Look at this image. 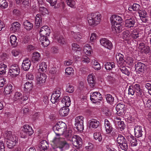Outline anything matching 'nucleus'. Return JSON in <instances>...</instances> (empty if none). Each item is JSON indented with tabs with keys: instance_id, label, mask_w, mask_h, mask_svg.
<instances>
[{
	"instance_id": "obj_58",
	"label": "nucleus",
	"mask_w": 151,
	"mask_h": 151,
	"mask_svg": "<svg viewBox=\"0 0 151 151\" xmlns=\"http://www.w3.org/2000/svg\"><path fill=\"white\" fill-rule=\"evenodd\" d=\"M102 111L104 114L107 116H110L111 115V112L106 107H104L102 108Z\"/></svg>"
},
{
	"instance_id": "obj_46",
	"label": "nucleus",
	"mask_w": 151,
	"mask_h": 151,
	"mask_svg": "<svg viewBox=\"0 0 151 151\" xmlns=\"http://www.w3.org/2000/svg\"><path fill=\"white\" fill-rule=\"evenodd\" d=\"M7 66L4 64H1L0 65V74L3 75L5 73Z\"/></svg>"
},
{
	"instance_id": "obj_31",
	"label": "nucleus",
	"mask_w": 151,
	"mask_h": 151,
	"mask_svg": "<svg viewBox=\"0 0 151 151\" xmlns=\"http://www.w3.org/2000/svg\"><path fill=\"white\" fill-rule=\"evenodd\" d=\"M138 13L139 16L143 22H146L147 21V19L146 18L147 16L146 12L144 10H140Z\"/></svg>"
},
{
	"instance_id": "obj_22",
	"label": "nucleus",
	"mask_w": 151,
	"mask_h": 151,
	"mask_svg": "<svg viewBox=\"0 0 151 151\" xmlns=\"http://www.w3.org/2000/svg\"><path fill=\"white\" fill-rule=\"evenodd\" d=\"M39 40L40 42H41V44L44 47H47L50 43L49 40L46 36H40Z\"/></svg>"
},
{
	"instance_id": "obj_4",
	"label": "nucleus",
	"mask_w": 151,
	"mask_h": 151,
	"mask_svg": "<svg viewBox=\"0 0 151 151\" xmlns=\"http://www.w3.org/2000/svg\"><path fill=\"white\" fill-rule=\"evenodd\" d=\"M117 142L121 149L125 151L127 150L128 148L127 142L124 136L119 134L117 139Z\"/></svg>"
},
{
	"instance_id": "obj_33",
	"label": "nucleus",
	"mask_w": 151,
	"mask_h": 151,
	"mask_svg": "<svg viewBox=\"0 0 151 151\" xmlns=\"http://www.w3.org/2000/svg\"><path fill=\"white\" fill-rule=\"evenodd\" d=\"M133 86V88L135 89L136 92H137V95L139 96H142V90L140 88V85L139 84H136Z\"/></svg>"
},
{
	"instance_id": "obj_11",
	"label": "nucleus",
	"mask_w": 151,
	"mask_h": 151,
	"mask_svg": "<svg viewBox=\"0 0 151 151\" xmlns=\"http://www.w3.org/2000/svg\"><path fill=\"white\" fill-rule=\"evenodd\" d=\"M145 65L140 62L136 63L135 65V70L139 73H143L145 68Z\"/></svg>"
},
{
	"instance_id": "obj_9",
	"label": "nucleus",
	"mask_w": 151,
	"mask_h": 151,
	"mask_svg": "<svg viewBox=\"0 0 151 151\" xmlns=\"http://www.w3.org/2000/svg\"><path fill=\"white\" fill-rule=\"evenodd\" d=\"M100 42L101 45L109 50H111L113 47L111 42L106 38H102L100 40Z\"/></svg>"
},
{
	"instance_id": "obj_13",
	"label": "nucleus",
	"mask_w": 151,
	"mask_h": 151,
	"mask_svg": "<svg viewBox=\"0 0 151 151\" xmlns=\"http://www.w3.org/2000/svg\"><path fill=\"white\" fill-rule=\"evenodd\" d=\"M110 20L112 24H120L123 20L122 18L117 15H112L110 18Z\"/></svg>"
},
{
	"instance_id": "obj_61",
	"label": "nucleus",
	"mask_w": 151,
	"mask_h": 151,
	"mask_svg": "<svg viewBox=\"0 0 151 151\" xmlns=\"http://www.w3.org/2000/svg\"><path fill=\"white\" fill-rule=\"evenodd\" d=\"M47 65H46L45 63L43 62L40 64V70L43 71L46 70L47 68Z\"/></svg>"
},
{
	"instance_id": "obj_40",
	"label": "nucleus",
	"mask_w": 151,
	"mask_h": 151,
	"mask_svg": "<svg viewBox=\"0 0 151 151\" xmlns=\"http://www.w3.org/2000/svg\"><path fill=\"white\" fill-rule=\"evenodd\" d=\"M93 137L95 139L99 142H101L102 140V137L101 133L95 132L94 133Z\"/></svg>"
},
{
	"instance_id": "obj_53",
	"label": "nucleus",
	"mask_w": 151,
	"mask_h": 151,
	"mask_svg": "<svg viewBox=\"0 0 151 151\" xmlns=\"http://www.w3.org/2000/svg\"><path fill=\"white\" fill-rule=\"evenodd\" d=\"M116 120H119L117 121L119 128H120L121 131L124 129L125 127V125L124 122L123 121H121L120 119L119 118H116Z\"/></svg>"
},
{
	"instance_id": "obj_2",
	"label": "nucleus",
	"mask_w": 151,
	"mask_h": 151,
	"mask_svg": "<svg viewBox=\"0 0 151 151\" xmlns=\"http://www.w3.org/2000/svg\"><path fill=\"white\" fill-rule=\"evenodd\" d=\"M87 17L89 24L96 26L99 23L101 15L99 12L92 13L88 14Z\"/></svg>"
},
{
	"instance_id": "obj_39",
	"label": "nucleus",
	"mask_w": 151,
	"mask_h": 151,
	"mask_svg": "<svg viewBox=\"0 0 151 151\" xmlns=\"http://www.w3.org/2000/svg\"><path fill=\"white\" fill-rule=\"evenodd\" d=\"M17 40V38L15 35H12L10 36V41L12 45L14 47H16L17 45V42L16 41Z\"/></svg>"
},
{
	"instance_id": "obj_20",
	"label": "nucleus",
	"mask_w": 151,
	"mask_h": 151,
	"mask_svg": "<svg viewBox=\"0 0 151 151\" xmlns=\"http://www.w3.org/2000/svg\"><path fill=\"white\" fill-rule=\"evenodd\" d=\"M55 38L57 40L58 42L61 45H63L65 43V39L63 36L60 35L59 32H57L54 35Z\"/></svg>"
},
{
	"instance_id": "obj_63",
	"label": "nucleus",
	"mask_w": 151,
	"mask_h": 151,
	"mask_svg": "<svg viewBox=\"0 0 151 151\" xmlns=\"http://www.w3.org/2000/svg\"><path fill=\"white\" fill-rule=\"evenodd\" d=\"M127 63L130 66L133 65L134 59L131 57L128 58L127 60Z\"/></svg>"
},
{
	"instance_id": "obj_5",
	"label": "nucleus",
	"mask_w": 151,
	"mask_h": 151,
	"mask_svg": "<svg viewBox=\"0 0 151 151\" xmlns=\"http://www.w3.org/2000/svg\"><path fill=\"white\" fill-rule=\"evenodd\" d=\"M20 69L18 65H13L11 66L8 73V75L12 78L17 77L19 74Z\"/></svg>"
},
{
	"instance_id": "obj_35",
	"label": "nucleus",
	"mask_w": 151,
	"mask_h": 151,
	"mask_svg": "<svg viewBox=\"0 0 151 151\" xmlns=\"http://www.w3.org/2000/svg\"><path fill=\"white\" fill-rule=\"evenodd\" d=\"M99 124V122L97 120L92 119L90 121V126L91 127L94 128H97Z\"/></svg>"
},
{
	"instance_id": "obj_14",
	"label": "nucleus",
	"mask_w": 151,
	"mask_h": 151,
	"mask_svg": "<svg viewBox=\"0 0 151 151\" xmlns=\"http://www.w3.org/2000/svg\"><path fill=\"white\" fill-rule=\"evenodd\" d=\"M47 76L45 74H39L37 76L36 79V83L42 85L46 81Z\"/></svg>"
},
{
	"instance_id": "obj_26",
	"label": "nucleus",
	"mask_w": 151,
	"mask_h": 151,
	"mask_svg": "<svg viewBox=\"0 0 151 151\" xmlns=\"http://www.w3.org/2000/svg\"><path fill=\"white\" fill-rule=\"evenodd\" d=\"M104 124L106 132L108 134L110 133L113 130V128L109 121L107 119H105Z\"/></svg>"
},
{
	"instance_id": "obj_1",
	"label": "nucleus",
	"mask_w": 151,
	"mask_h": 151,
	"mask_svg": "<svg viewBox=\"0 0 151 151\" xmlns=\"http://www.w3.org/2000/svg\"><path fill=\"white\" fill-rule=\"evenodd\" d=\"M55 148H59L61 150L67 149L69 147V144L64 139L61 137H55L52 141Z\"/></svg>"
},
{
	"instance_id": "obj_42",
	"label": "nucleus",
	"mask_w": 151,
	"mask_h": 151,
	"mask_svg": "<svg viewBox=\"0 0 151 151\" xmlns=\"http://www.w3.org/2000/svg\"><path fill=\"white\" fill-rule=\"evenodd\" d=\"M129 139L132 146H135L137 145V141L134 136H130Z\"/></svg>"
},
{
	"instance_id": "obj_60",
	"label": "nucleus",
	"mask_w": 151,
	"mask_h": 151,
	"mask_svg": "<svg viewBox=\"0 0 151 151\" xmlns=\"http://www.w3.org/2000/svg\"><path fill=\"white\" fill-rule=\"evenodd\" d=\"M72 49L76 51H80L81 48L76 43H73L72 44Z\"/></svg>"
},
{
	"instance_id": "obj_30",
	"label": "nucleus",
	"mask_w": 151,
	"mask_h": 151,
	"mask_svg": "<svg viewBox=\"0 0 151 151\" xmlns=\"http://www.w3.org/2000/svg\"><path fill=\"white\" fill-rule=\"evenodd\" d=\"M32 55V61L33 62L35 63L40 60L41 57L40 54L39 53L35 52H33Z\"/></svg>"
},
{
	"instance_id": "obj_37",
	"label": "nucleus",
	"mask_w": 151,
	"mask_h": 151,
	"mask_svg": "<svg viewBox=\"0 0 151 151\" xmlns=\"http://www.w3.org/2000/svg\"><path fill=\"white\" fill-rule=\"evenodd\" d=\"M142 100L145 106L148 108H150L151 106V100L150 99L144 97L142 99Z\"/></svg>"
},
{
	"instance_id": "obj_17",
	"label": "nucleus",
	"mask_w": 151,
	"mask_h": 151,
	"mask_svg": "<svg viewBox=\"0 0 151 151\" xmlns=\"http://www.w3.org/2000/svg\"><path fill=\"white\" fill-rule=\"evenodd\" d=\"M40 36H45L49 35L50 33V30L49 28L47 26H43L41 29L40 32Z\"/></svg>"
},
{
	"instance_id": "obj_34",
	"label": "nucleus",
	"mask_w": 151,
	"mask_h": 151,
	"mask_svg": "<svg viewBox=\"0 0 151 151\" xmlns=\"http://www.w3.org/2000/svg\"><path fill=\"white\" fill-rule=\"evenodd\" d=\"M125 108V105L123 104H118L116 107V110L120 114L124 112Z\"/></svg>"
},
{
	"instance_id": "obj_38",
	"label": "nucleus",
	"mask_w": 151,
	"mask_h": 151,
	"mask_svg": "<svg viewBox=\"0 0 151 151\" xmlns=\"http://www.w3.org/2000/svg\"><path fill=\"white\" fill-rule=\"evenodd\" d=\"M91 47L88 44L85 45L83 48V51L84 53L87 55L91 54Z\"/></svg>"
},
{
	"instance_id": "obj_24",
	"label": "nucleus",
	"mask_w": 151,
	"mask_h": 151,
	"mask_svg": "<svg viewBox=\"0 0 151 151\" xmlns=\"http://www.w3.org/2000/svg\"><path fill=\"white\" fill-rule=\"evenodd\" d=\"M23 128H24V129H23V131L27 134L29 136L33 133V130L32 127L29 126L28 125H24Z\"/></svg>"
},
{
	"instance_id": "obj_28",
	"label": "nucleus",
	"mask_w": 151,
	"mask_h": 151,
	"mask_svg": "<svg viewBox=\"0 0 151 151\" xmlns=\"http://www.w3.org/2000/svg\"><path fill=\"white\" fill-rule=\"evenodd\" d=\"M68 107L63 106L60 110L59 112L60 115L63 116H67L69 111V109Z\"/></svg>"
},
{
	"instance_id": "obj_15",
	"label": "nucleus",
	"mask_w": 151,
	"mask_h": 151,
	"mask_svg": "<svg viewBox=\"0 0 151 151\" xmlns=\"http://www.w3.org/2000/svg\"><path fill=\"white\" fill-rule=\"evenodd\" d=\"M116 58L118 67H121L124 64L126 61L124 59V55H123L117 53L116 55Z\"/></svg>"
},
{
	"instance_id": "obj_49",
	"label": "nucleus",
	"mask_w": 151,
	"mask_h": 151,
	"mask_svg": "<svg viewBox=\"0 0 151 151\" xmlns=\"http://www.w3.org/2000/svg\"><path fill=\"white\" fill-rule=\"evenodd\" d=\"M6 145L7 147L9 149H12L15 146L16 143L10 141L8 140H6Z\"/></svg>"
},
{
	"instance_id": "obj_44",
	"label": "nucleus",
	"mask_w": 151,
	"mask_h": 151,
	"mask_svg": "<svg viewBox=\"0 0 151 151\" xmlns=\"http://www.w3.org/2000/svg\"><path fill=\"white\" fill-rule=\"evenodd\" d=\"M39 12L42 15H45L48 14L49 12L47 9L43 6H40Z\"/></svg>"
},
{
	"instance_id": "obj_52",
	"label": "nucleus",
	"mask_w": 151,
	"mask_h": 151,
	"mask_svg": "<svg viewBox=\"0 0 151 151\" xmlns=\"http://www.w3.org/2000/svg\"><path fill=\"white\" fill-rule=\"evenodd\" d=\"M73 134L72 131L71 130H67L63 132L64 136L67 138H70Z\"/></svg>"
},
{
	"instance_id": "obj_27",
	"label": "nucleus",
	"mask_w": 151,
	"mask_h": 151,
	"mask_svg": "<svg viewBox=\"0 0 151 151\" xmlns=\"http://www.w3.org/2000/svg\"><path fill=\"white\" fill-rule=\"evenodd\" d=\"M63 106L68 107L70 104L71 101L69 97L68 96H64L61 101Z\"/></svg>"
},
{
	"instance_id": "obj_64",
	"label": "nucleus",
	"mask_w": 151,
	"mask_h": 151,
	"mask_svg": "<svg viewBox=\"0 0 151 151\" xmlns=\"http://www.w3.org/2000/svg\"><path fill=\"white\" fill-rule=\"evenodd\" d=\"M133 10L137 11L139 10L140 8V6L138 4H134L132 6Z\"/></svg>"
},
{
	"instance_id": "obj_59",
	"label": "nucleus",
	"mask_w": 151,
	"mask_h": 151,
	"mask_svg": "<svg viewBox=\"0 0 151 151\" xmlns=\"http://www.w3.org/2000/svg\"><path fill=\"white\" fill-rule=\"evenodd\" d=\"M65 74L67 75H72L73 73L74 70L71 67L65 69Z\"/></svg>"
},
{
	"instance_id": "obj_3",
	"label": "nucleus",
	"mask_w": 151,
	"mask_h": 151,
	"mask_svg": "<svg viewBox=\"0 0 151 151\" xmlns=\"http://www.w3.org/2000/svg\"><path fill=\"white\" fill-rule=\"evenodd\" d=\"M66 125L63 122H59L53 127V129L56 135L60 136L63 134Z\"/></svg>"
},
{
	"instance_id": "obj_51",
	"label": "nucleus",
	"mask_w": 151,
	"mask_h": 151,
	"mask_svg": "<svg viewBox=\"0 0 151 151\" xmlns=\"http://www.w3.org/2000/svg\"><path fill=\"white\" fill-rule=\"evenodd\" d=\"M67 5L72 8H76V3L74 0H66Z\"/></svg>"
},
{
	"instance_id": "obj_56",
	"label": "nucleus",
	"mask_w": 151,
	"mask_h": 151,
	"mask_svg": "<svg viewBox=\"0 0 151 151\" xmlns=\"http://www.w3.org/2000/svg\"><path fill=\"white\" fill-rule=\"evenodd\" d=\"M72 35L73 37L77 41H79L81 38L82 36L80 33H74L73 32Z\"/></svg>"
},
{
	"instance_id": "obj_10",
	"label": "nucleus",
	"mask_w": 151,
	"mask_h": 151,
	"mask_svg": "<svg viewBox=\"0 0 151 151\" xmlns=\"http://www.w3.org/2000/svg\"><path fill=\"white\" fill-rule=\"evenodd\" d=\"M102 99L101 94L99 92H95L90 95V99L94 103L99 102Z\"/></svg>"
},
{
	"instance_id": "obj_16",
	"label": "nucleus",
	"mask_w": 151,
	"mask_h": 151,
	"mask_svg": "<svg viewBox=\"0 0 151 151\" xmlns=\"http://www.w3.org/2000/svg\"><path fill=\"white\" fill-rule=\"evenodd\" d=\"M134 130L135 137L137 138L142 137L144 135L145 132L142 131L141 127L137 126L134 128Z\"/></svg>"
},
{
	"instance_id": "obj_12",
	"label": "nucleus",
	"mask_w": 151,
	"mask_h": 151,
	"mask_svg": "<svg viewBox=\"0 0 151 151\" xmlns=\"http://www.w3.org/2000/svg\"><path fill=\"white\" fill-rule=\"evenodd\" d=\"M136 23V19L134 18H131L125 21V26L127 28L131 29L134 26Z\"/></svg>"
},
{
	"instance_id": "obj_7",
	"label": "nucleus",
	"mask_w": 151,
	"mask_h": 151,
	"mask_svg": "<svg viewBox=\"0 0 151 151\" xmlns=\"http://www.w3.org/2000/svg\"><path fill=\"white\" fill-rule=\"evenodd\" d=\"M71 142L73 145L77 149H80L82 146V141L81 137L79 136L75 135L71 139Z\"/></svg>"
},
{
	"instance_id": "obj_29",
	"label": "nucleus",
	"mask_w": 151,
	"mask_h": 151,
	"mask_svg": "<svg viewBox=\"0 0 151 151\" xmlns=\"http://www.w3.org/2000/svg\"><path fill=\"white\" fill-rule=\"evenodd\" d=\"M23 25L24 28L28 31L32 29L33 27L32 23L27 20H25L24 22Z\"/></svg>"
},
{
	"instance_id": "obj_43",
	"label": "nucleus",
	"mask_w": 151,
	"mask_h": 151,
	"mask_svg": "<svg viewBox=\"0 0 151 151\" xmlns=\"http://www.w3.org/2000/svg\"><path fill=\"white\" fill-rule=\"evenodd\" d=\"M60 99V97H58V96L55 94H54L52 93L51 96L50 100L52 103L54 104L56 102H57Z\"/></svg>"
},
{
	"instance_id": "obj_21",
	"label": "nucleus",
	"mask_w": 151,
	"mask_h": 151,
	"mask_svg": "<svg viewBox=\"0 0 151 151\" xmlns=\"http://www.w3.org/2000/svg\"><path fill=\"white\" fill-rule=\"evenodd\" d=\"M39 147L40 151H47L49 145L46 140H43L40 142Z\"/></svg>"
},
{
	"instance_id": "obj_62",
	"label": "nucleus",
	"mask_w": 151,
	"mask_h": 151,
	"mask_svg": "<svg viewBox=\"0 0 151 151\" xmlns=\"http://www.w3.org/2000/svg\"><path fill=\"white\" fill-rule=\"evenodd\" d=\"M66 90L67 92L72 93L74 91L73 87L71 85L68 84L67 85Z\"/></svg>"
},
{
	"instance_id": "obj_45",
	"label": "nucleus",
	"mask_w": 151,
	"mask_h": 151,
	"mask_svg": "<svg viewBox=\"0 0 151 151\" xmlns=\"http://www.w3.org/2000/svg\"><path fill=\"white\" fill-rule=\"evenodd\" d=\"M105 68L109 70H111L114 67V63L113 62H108L105 65Z\"/></svg>"
},
{
	"instance_id": "obj_32",
	"label": "nucleus",
	"mask_w": 151,
	"mask_h": 151,
	"mask_svg": "<svg viewBox=\"0 0 151 151\" xmlns=\"http://www.w3.org/2000/svg\"><path fill=\"white\" fill-rule=\"evenodd\" d=\"M35 25L37 27L42 25V18L40 14H37L36 16Z\"/></svg>"
},
{
	"instance_id": "obj_36",
	"label": "nucleus",
	"mask_w": 151,
	"mask_h": 151,
	"mask_svg": "<svg viewBox=\"0 0 151 151\" xmlns=\"http://www.w3.org/2000/svg\"><path fill=\"white\" fill-rule=\"evenodd\" d=\"M22 94L18 92H16L13 98L14 101L22 102Z\"/></svg>"
},
{
	"instance_id": "obj_54",
	"label": "nucleus",
	"mask_w": 151,
	"mask_h": 151,
	"mask_svg": "<svg viewBox=\"0 0 151 151\" xmlns=\"http://www.w3.org/2000/svg\"><path fill=\"white\" fill-rule=\"evenodd\" d=\"M8 6V3L6 0H0V7L2 9H5Z\"/></svg>"
},
{
	"instance_id": "obj_55",
	"label": "nucleus",
	"mask_w": 151,
	"mask_h": 151,
	"mask_svg": "<svg viewBox=\"0 0 151 151\" xmlns=\"http://www.w3.org/2000/svg\"><path fill=\"white\" fill-rule=\"evenodd\" d=\"M120 69L121 71L122 72L125 74V75H127L128 76H129L130 74V72L127 69L126 67L122 66L121 67H120Z\"/></svg>"
},
{
	"instance_id": "obj_18",
	"label": "nucleus",
	"mask_w": 151,
	"mask_h": 151,
	"mask_svg": "<svg viewBox=\"0 0 151 151\" xmlns=\"http://www.w3.org/2000/svg\"><path fill=\"white\" fill-rule=\"evenodd\" d=\"M87 80L89 85L91 88L95 86L96 84V78L93 74L88 75Z\"/></svg>"
},
{
	"instance_id": "obj_19",
	"label": "nucleus",
	"mask_w": 151,
	"mask_h": 151,
	"mask_svg": "<svg viewBox=\"0 0 151 151\" xmlns=\"http://www.w3.org/2000/svg\"><path fill=\"white\" fill-rule=\"evenodd\" d=\"M31 62L28 58L24 60L22 64L23 69L25 71L28 70L31 66Z\"/></svg>"
},
{
	"instance_id": "obj_48",
	"label": "nucleus",
	"mask_w": 151,
	"mask_h": 151,
	"mask_svg": "<svg viewBox=\"0 0 151 151\" xmlns=\"http://www.w3.org/2000/svg\"><path fill=\"white\" fill-rule=\"evenodd\" d=\"M12 86L9 85L5 87L4 88V93L6 94H10L12 91Z\"/></svg>"
},
{
	"instance_id": "obj_25",
	"label": "nucleus",
	"mask_w": 151,
	"mask_h": 151,
	"mask_svg": "<svg viewBox=\"0 0 151 151\" xmlns=\"http://www.w3.org/2000/svg\"><path fill=\"white\" fill-rule=\"evenodd\" d=\"M21 24L18 22H15L13 23L10 29L12 32H14L18 31L20 28Z\"/></svg>"
},
{
	"instance_id": "obj_41",
	"label": "nucleus",
	"mask_w": 151,
	"mask_h": 151,
	"mask_svg": "<svg viewBox=\"0 0 151 151\" xmlns=\"http://www.w3.org/2000/svg\"><path fill=\"white\" fill-rule=\"evenodd\" d=\"M33 86V83L32 81L27 82L24 84V88H25L27 91H29L31 90Z\"/></svg>"
},
{
	"instance_id": "obj_8",
	"label": "nucleus",
	"mask_w": 151,
	"mask_h": 151,
	"mask_svg": "<svg viewBox=\"0 0 151 151\" xmlns=\"http://www.w3.org/2000/svg\"><path fill=\"white\" fill-rule=\"evenodd\" d=\"M5 135L6 140L11 141L17 143L18 140V137L15 135H12V132L10 131H7L5 132Z\"/></svg>"
},
{
	"instance_id": "obj_57",
	"label": "nucleus",
	"mask_w": 151,
	"mask_h": 151,
	"mask_svg": "<svg viewBox=\"0 0 151 151\" xmlns=\"http://www.w3.org/2000/svg\"><path fill=\"white\" fill-rule=\"evenodd\" d=\"M132 36L134 39H137L139 36L138 30L137 29L133 30L132 32Z\"/></svg>"
},
{
	"instance_id": "obj_23",
	"label": "nucleus",
	"mask_w": 151,
	"mask_h": 151,
	"mask_svg": "<svg viewBox=\"0 0 151 151\" xmlns=\"http://www.w3.org/2000/svg\"><path fill=\"white\" fill-rule=\"evenodd\" d=\"M112 25V30L114 33H119L122 31L123 27L120 24Z\"/></svg>"
},
{
	"instance_id": "obj_6",
	"label": "nucleus",
	"mask_w": 151,
	"mask_h": 151,
	"mask_svg": "<svg viewBox=\"0 0 151 151\" xmlns=\"http://www.w3.org/2000/svg\"><path fill=\"white\" fill-rule=\"evenodd\" d=\"M75 128L79 131L83 130L84 129L83 117L82 116L77 117L75 119Z\"/></svg>"
},
{
	"instance_id": "obj_50",
	"label": "nucleus",
	"mask_w": 151,
	"mask_h": 151,
	"mask_svg": "<svg viewBox=\"0 0 151 151\" xmlns=\"http://www.w3.org/2000/svg\"><path fill=\"white\" fill-rule=\"evenodd\" d=\"M131 34L129 31L127 30L124 32L122 33V36L124 40H127L129 39L130 37Z\"/></svg>"
},
{
	"instance_id": "obj_47",
	"label": "nucleus",
	"mask_w": 151,
	"mask_h": 151,
	"mask_svg": "<svg viewBox=\"0 0 151 151\" xmlns=\"http://www.w3.org/2000/svg\"><path fill=\"white\" fill-rule=\"evenodd\" d=\"M106 101L108 103L112 104L114 102V98L110 94H107L106 96Z\"/></svg>"
}]
</instances>
